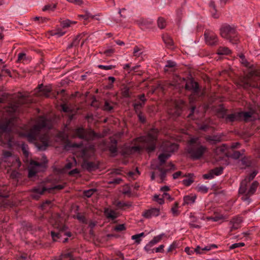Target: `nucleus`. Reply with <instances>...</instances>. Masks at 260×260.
<instances>
[{"instance_id": "15", "label": "nucleus", "mask_w": 260, "mask_h": 260, "mask_svg": "<svg viewBox=\"0 0 260 260\" xmlns=\"http://www.w3.org/2000/svg\"><path fill=\"white\" fill-rule=\"evenodd\" d=\"M30 166L28 169V176L29 178L34 177L38 171V168L42 166L41 163L31 161L30 162Z\"/></svg>"}, {"instance_id": "39", "label": "nucleus", "mask_w": 260, "mask_h": 260, "mask_svg": "<svg viewBox=\"0 0 260 260\" xmlns=\"http://www.w3.org/2000/svg\"><path fill=\"white\" fill-rule=\"evenodd\" d=\"M27 60L26 54L23 52L19 53L18 54L17 62H23L24 61Z\"/></svg>"}, {"instance_id": "20", "label": "nucleus", "mask_w": 260, "mask_h": 260, "mask_svg": "<svg viewBox=\"0 0 260 260\" xmlns=\"http://www.w3.org/2000/svg\"><path fill=\"white\" fill-rule=\"evenodd\" d=\"M175 107L173 109H170L168 110V113L173 117H178L180 115L182 111V107L181 105L175 104Z\"/></svg>"}, {"instance_id": "42", "label": "nucleus", "mask_w": 260, "mask_h": 260, "mask_svg": "<svg viewBox=\"0 0 260 260\" xmlns=\"http://www.w3.org/2000/svg\"><path fill=\"white\" fill-rule=\"evenodd\" d=\"M82 146V144H77V143H68L65 145V148L67 149H68L70 148H79Z\"/></svg>"}, {"instance_id": "7", "label": "nucleus", "mask_w": 260, "mask_h": 260, "mask_svg": "<svg viewBox=\"0 0 260 260\" xmlns=\"http://www.w3.org/2000/svg\"><path fill=\"white\" fill-rule=\"evenodd\" d=\"M160 149L162 152L159 155L158 159L162 164L171 156L172 153L178 149V145L175 143L166 141L162 143Z\"/></svg>"}, {"instance_id": "55", "label": "nucleus", "mask_w": 260, "mask_h": 260, "mask_svg": "<svg viewBox=\"0 0 260 260\" xmlns=\"http://www.w3.org/2000/svg\"><path fill=\"white\" fill-rule=\"evenodd\" d=\"M164 198L163 197L162 198H159V196L155 194L154 196V200L157 202L159 204L162 205L164 203Z\"/></svg>"}, {"instance_id": "4", "label": "nucleus", "mask_w": 260, "mask_h": 260, "mask_svg": "<svg viewBox=\"0 0 260 260\" xmlns=\"http://www.w3.org/2000/svg\"><path fill=\"white\" fill-rule=\"evenodd\" d=\"M17 110V106L11 105L3 111V118L0 120V131L7 133L11 131L14 121V113Z\"/></svg>"}, {"instance_id": "31", "label": "nucleus", "mask_w": 260, "mask_h": 260, "mask_svg": "<svg viewBox=\"0 0 260 260\" xmlns=\"http://www.w3.org/2000/svg\"><path fill=\"white\" fill-rule=\"evenodd\" d=\"M162 39L164 43L168 46H172L173 45V41L172 39L168 35H165L162 36Z\"/></svg>"}, {"instance_id": "14", "label": "nucleus", "mask_w": 260, "mask_h": 260, "mask_svg": "<svg viewBox=\"0 0 260 260\" xmlns=\"http://www.w3.org/2000/svg\"><path fill=\"white\" fill-rule=\"evenodd\" d=\"M46 190L44 186L39 185L35 187L31 190V197L34 199L38 200Z\"/></svg>"}, {"instance_id": "17", "label": "nucleus", "mask_w": 260, "mask_h": 260, "mask_svg": "<svg viewBox=\"0 0 260 260\" xmlns=\"http://www.w3.org/2000/svg\"><path fill=\"white\" fill-rule=\"evenodd\" d=\"M104 213L108 219L111 220H114L119 216V214L117 212L109 208H105Z\"/></svg>"}, {"instance_id": "26", "label": "nucleus", "mask_w": 260, "mask_h": 260, "mask_svg": "<svg viewBox=\"0 0 260 260\" xmlns=\"http://www.w3.org/2000/svg\"><path fill=\"white\" fill-rule=\"evenodd\" d=\"M196 199V196L193 195H188L185 196L183 198L184 202L183 205L193 204L195 202Z\"/></svg>"}, {"instance_id": "5", "label": "nucleus", "mask_w": 260, "mask_h": 260, "mask_svg": "<svg viewBox=\"0 0 260 260\" xmlns=\"http://www.w3.org/2000/svg\"><path fill=\"white\" fill-rule=\"evenodd\" d=\"M220 34L222 38L227 40L233 44H237L239 42L236 27L234 25L223 24L220 28Z\"/></svg>"}, {"instance_id": "25", "label": "nucleus", "mask_w": 260, "mask_h": 260, "mask_svg": "<svg viewBox=\"0 0 260 260\" xmlns=\"http://www.w3.org/2000/svg\"><path fill=\"white\" fill-rule=\"evenodd\" d=\"M250 181L246 177L243 179L240 184V186L239 189V193H245L247 190V186Z\"/></svg>"}, {"instance_id": "21", "label": "nucleus", "mask_w": 260, "mask_h": 260, "mask_svg": "<svg viewBox=\"0 0 260 260\" xmlns=\"http://www.w3.org/2000/svg\"><path fill=\"white\" fill-rule=\"evenodd\" d=\"M242 221V219L240 217H237L233 218L230 221L231 231L239 228Z\"/></svg>"}, {"instance_id": "6", "label": "nucleus", "mask_w": 260, "mask_h": 260, "mask_svg": "<svg viewBox=\"0 0 260 260\" xmlns=\"http://www.w3.org/2000/svg\"><path fill=\"white\" fill-rule=\"evenodd\" d=\"M158 131L152 128L150 129L145 136L139 138V141L143 142L148 152L153 151L156 147Z\"/></svg>"}, {"instance_id": "63", "label": "nucleus", "mask_w": 260, "mask_h": 260, "mask_svg": "<svg viewBox=\"0 0 260 260\" xmlns=\"http://www.w3.org/2000/svg\"><path fill=\"white\" fill-rule=\"evenodd\" d=\"M61 107L62 110L64 112H70L71 111V108L66 104H62Z\"/></svg>"}, {"instance_id": "2", "label": "nucleus", "mask_w": 260, "mask_h": 260, "mask_svg": "<svg viewBox=\"0 0 260 260\" xmlns=\"http://www.w3.org/2000/svg\"><path fill=\"white\" fill-rule=\"evenodd\" d=\"M49 222L54 230L51 231V236L53 241H57L63 233L64 235L71 237L72 234L69 232H66L67 226L64 224V219L58 214H54L52 215L49 220Z\"/></svg>"}, {"instance_id": "30", "label": "nucleus", "mask_w": 260, "mask_h": 260, "mask_svg": "<svg viewBox=\"0 0 260 260\" xmlns=\"http://www.w3.org/2000/svg\"><path fill=\"white\" fill-rule=\"evenodd\" d=\"M140 174L138 168H136L135 172L129 171L127 173V175L129 179L135 180L139 176Z\"/></svg>"}, {"instance_id": "24", "label": "nucleus", "mask_w": 260, "mask_h": 260, "mask_svg": "<svg viewBox=\"0 0 260 260\" xmlns=\"http://www.w3.org/2000/svg\"><path fill=\"white\" fill-rule=\"evenodd\" d=\"M52 36H56L57 37H60L63 36L66 31L63 30L62 28H57L55 29L51 30L48 32Z\"/></svg>"}, {"instance_id": "60", "label": "nucleus", "mask_w": 260, "mask_h": 260, "mask_svg": "<svg viewBox=\"0 0 260 260\" xmlns=\"http://www.w3.org/2000/svg\"><path fill=\"white\" fill-rule=\"evenodd\" d=\"M104 108L105 110L110 111L113 109V107L110 105V104L108 102L106 101L105 103Z\"/></svg>"}, {"instance_id": "29", "label": "nucleus", "mask_w": 260, "mask_h": 260, "mask_svg": "<svg viewBox=\"0 0 260 260\" xmlns=\"http://www.w3.org/2000/svg\"><path fill=\"white\" fill-rule=\"evenodd\" d=\"M258 182L257 181L253 182L251 185L250 188L246 192L252 196L255 192L257 187L258 186Z\"/></svg>"}, {"instance_id": "38", "label": "nucleus", "mask_w": 260, "mask_h": 260, "mask_svg": "<svg viewBox=\"0 0 260 260\" xmlns=\"http://www.w3.org/2000/svg\"><path fill=\"white\" fill-rule=\"evenodd\" d=\"M176 66V63L175 61L172 60H168L165 67V71L167 72L168 71L167 68H173Z\"/></svg>"}, {"instance_id": "49", "label": "nucleus", "mask_w": 260, "mask_h": 260, "mask_svg": "<svg viewBox=\"0 0 260 260\" xmlns=\"http://www.w3.org/2000/svg\"><path fill=\"white\" fill-rule=\"evenodd\" d=\"M72 21L67 19L61 22V26L63 28L69 27L72 24Z\"/></svg>"}, {"instance_id": "27", "label": "nucleus", "mask_w": 260, "mask_h": 260, "mask_svg": "<svg viewBox=\"0 0 260 260\" xmlns=\"http://www.w3.org/2000/svg\"><path fill=\"white\" fill-rule=\"evenodd\" d=\"M155 245L153 244L151 241L147 243L144 248L145 251L148 253L151 254L154 253L155 248H153Z\"/></svg>"}, {"instance_id": "37", "label": "nucleus", "mask_w": 260, "mask_h": 260, "mask_svg": "<svg viewBox=\"0 0 260 260\" xmlns=\"http://www.w3.org/2000/svg\"><path fill=\"white\" fill-rule=\"evenodd\" d=\"M231 52L230 50L227 47H220L218 50V53L221 55H227Z\"/></svg>"}, {"instance_id": "36", "label": "nucleus", "mask_w": 260, "mask_h": 260, "mask_svg": "<svg viewBox=\"0 0 260 260\" xmlns=\"http://www.w3.org/2000/svg\"><path fill=\"white\" fill-rule=\"evenodd\" d=\"M157 25L160 29L164 28L166 26L165 19L162 17H159L157 20Z\"/></svg>"}, {"instance_id": "47", "label": "nucleus", "mask_w": 260, "mask_h": 260, "mask_svg": "<svg viewBox=\"0 0 260 260\" xmlns=\"http://www.w3.org/2000/svg\"><path fill=\"white\" fill-rule=\"evenodd\" d=\"M112 143L114 145H111L109 147V150L112 153H116L117 152V147H116V144H117V141L116 140H112L111 141Z\"/></svg>"}, {"instance_id": "54", "label": "nucleus", "mask_w": 260, "mask_h": 260, "mask_svg": "<svg viewBox=\"0 0 260 260\" xmlns=\"http://www.w3.org/2000/svg\"><path fill=\"white\" fill-rule=\"evenodd\" d=\"M244 245H245V244L243 242L236 243L232 244L230 246V248L231 249H235V248H237L238 247H243Z\"/></svg>"}, {"instance_id": "3", "label": "nucleus", "mask_w": 260, "mask_h": 260, "mask_svg": "<svg viewBox=\"0 0 260 260\" xmlns=\"http://www.w3.org/2000/svg\"><path fill=\"white\" fill-rule=\"evenodd\" d=\"M207 150V147L202 144L198 137H191L187 141L186 151L193 160L201 158Z\"/></svg>"}, {"instance_id": "23", "label": "nucleus", "mask_w": 260, "mask_h": 260, "mask_svg": "<svg viewBox=\"0 0 260 260\" xmlns=\"http://www.w3.org/2000/svg\"><path fill=\"white\" fill-rule=\"evenodd\" d=\"M222 136L221 135H216L213 136H208L206 137V140L212 144H215L221 141Z\"/></svg>"}, {"instance_id": "13", "label": "nucleus", "mask_w": 260, "mask_h": 260, "mask_svg": "<svg viewBox=\"0 0 260 260\" xmlns=\"http://www.w3.org/2000/svg\"><path fill=\"white\" fill-rule=\"evenodd\" d=\"M160 209L152 208L144 211L142 213V216L145 218H151L153 217H157L160 215Z\"/></svg>"}, {"instance_id": "1", "label": "nucleus", "mask_w": 260, "mask_h": 260, "mask_svg": "<svg viewBox=\"0 0 260 260\" xmlns=\"http://www.w3.org/2000/svg\"><path fill=\"white\" fill-rule=\"evenodd\" d=\"M51 121L45 117L40 116L29 132L24 135L27 140L35 144L40 150H45L49 146L50 137L48 133H43L44 129H50Z\"/></svg>"}, {"instance_id": "8", "label": "nucleus", "mask_w": 260, "mask_h": 260, "mask_svg": "<svg viewBox=\"0 0 260 260\" xmlns=\"http://www.w3.org/2000/svg\"><path fill=\"white\" fill-rule=\"evenodd\" d=\"M260 78V70H254L250 71L242 81L243 88L247 89L250 87L259 88L257 81Z\"/></svg>"}, {"instance_id": "57", "label": "nucleus", "mask_w": 260, "mask_h": 260, "mask_svg": "<svg viewBox=\"0 0 260 260\" xmlns=\"http://www.w3.org/2000/svg\"><path fill=\"white\" fill-rule=\"evenodd\" d=\"M182 182L184 185L188 186H189L193 182V180L191 178H188L184 179Z\"/></svg>"}, {"instance_id": "61", "label": "nucleus", "mask_w": 260, "mask_h": 260, "mask_svg": "<svg viewBox=\"0 0 260 260\" xmlns=\"http://www.w3.org/2000/svg\"><path fill=\"white\" fill-rule=\"evenodd\" d=\"M32 19L35 21H37V22H38V21H40V20H41V22H45L47 20V18L46 17H38V16H36V17H34L32 18Z\"/></svg>"}, {"instance_id": "62", "label": "nucleus", "mask_w": 260, "mask_h": 260, "mask_svg": "<svg viewBox=\"0 0 260 260\" xmlns=\"http://www.w3.org/2000/svg\"><path fill=\"white\" fill-rule=\"evenodd\" d=\"M125 229V227L124 224H119V225L116 226L114 228L115 231H118V232L122 231L124 230Z\"/></svg>"}, {"instance_id": "19", "label": "nucleus", "mask_w": 260, "mask_h": 260, "mask_svg": "<svg viewBox=\"0 0 260 260\" xmlns=\"http://www.w3.org/2000/svg\"><path fill=\"white\" fill-rule=\"evenodd\" d=\"M185 88L187 90H192L194 93H197L199 90V85L197 82L190 80L186 83Z\"/></svg>"}, {"instance_id": "33", "label": "nucleus", "mask_w": 260, "mask_h": 260, "mask_svg": "<svg viewBox=\"0 0 260 260\" xmlns=\"http://www.w3.org/2000/svg\"><path fill=\"white\" fill-rule=\"evenodd\" d=\"M179 206V203L177 202H175L173 206L171 208V212L173 216H178L180 212H179L178 208Z\"/></svg>"}, {"instance_id": "52", "label": "nucleus", "mask_w": 260, "mask_h": 260, "mask_svg": "<svg viewBox=\"0 0 260 260\" xmlns=\"http://www.w3.org/2000/svg\"><path fill=\"white\" fill-rule=\"evenodd\" d=\"M21 148H22V150L23 153L24 154V155L25 156L27 157L28 156V148L27 145L23 143L21 145Z\"/></svg>"}, {"instance_id": "11", "label": "nucleus", "mask_w": 260, "mask_h": 260, "mask_svg": "<svg viewBox=\"0 0 260 260\" xmlns=\"http://www.w3.org/2000/svg\"><path fill=\"white\" fill-rule=\"evenodd\" d=\"M204 37L206 43L209 45H215L218 41V38L216 34L210 30H206L204 32Z\"/></svg>"}, {"instance_id": "64", "label": "nucleus", "mask_w": 260, "mask_h": 260, "mask_svg": "<svg viewBox=\"0 0 260 260\" xmlns=\"http://www.w3.org/2000/svg\"><path fill=\"white\" fill-rule=\"evenodd\" d=\"M164 245H160L158 247L155 248L154 252L163 253L164 251Z\"/></svg>"}, {"instance_id": "41", "label": "nucleus", "mask_w": 260, "mask_h": 260, "mask_svg": "<svg viewBox=\"0 0 260 260\" xmlns=\"http://www.w3.org/2000/svg\"><path fill=\"white\" fill-rule=\"evenodd\" d=\"M240 58V62L245 67H249V63L247 61L245 57V56L243 54H241L239 55Z\"/></svg>"}, {"instance_id": "51", "label": "nucleus", "mask_w": 260, "mask_h": 260, "mask_svg": "<svg viewBox=\"0 0 260 260\" xmlns=\"http://www.w3.org/2000/svg\"><path fill=\"white\" fill-rule=\"evenodd\" d=\"M98 67L99 69L105 70H112L113 69H114L115 68V66L113 65H109V66H104V65H98Z\"/></svg>"}, {"instance_id": "16", "label": "nucleus", "mask_w": 260, "mask_h": 260, "mask_svg": "<svg viewBox=\"0 0 260 260\" xmlns=\"http://www.w3.org/2000/svg\"><path fill=\"white\" fill-rule=\"evenodd\" d=\"M223 172L222 167L215 168L211 170L208 174L203 175V178L205 179H211L214 178L215 176L221 175Z\"/></svg>"}, {"instance_id": "12", "label": "nucleus", "mask_w": 260, "mask_h": 260, "mask_svg": "<svg viewBox=\"0 0 260 260\" xmlns=\"http://www.w3.org/2000/svg\"><path fill=\"white\" fill-rule=\"evenodd\" d=\"M138 98L139 101H135L133 105L135 112L141 111V109L144 106L145 102L147 101L144 94L138 95Z\"/></svg>"}, {"instance_id": "59", "label": "nucleus", "mask_w": 260, "mask_h": 260, "mask_svg": "<svg viewBox=\"0 0 260 260\" xmlns=\"http://www.w3.org/2000/svg\"><path fill=\"white\" fill-rule=\"evenodd\" d=\"M95 190L93 189H89L87 190H85L84 191V194L85 196L89 198L90 197L94 192H95Z\"/></svg>"}, {"instance_id": "46", "label": "nucleus", "mask_w": 260, "mask_h": 260, "mask_svg": "<svg viewBox=\"0 0 260 260\" xmlns=\"http://www.w3.org/2000/svg\"><path fill=\"white\" fill-rule=\"evenodd\" d=\"M239 113L241 114L240 115V120L242 118H244V120H247L248 118H249L251 116V113L249 112H240Z\"/></svg>"}, {"instance_id": "45", "label": "nucleus", "mask_w": 260, "mask_h": 260, "mask_svg": "<svg viewBox=\"0 0 260 260\" xmlns=\"http://www.w3.org/2000/svg\"><path fill=\"white\" fill-rule=\"evenodd\" d=\"M197 190L201 193H205L208 191L209 188L203 185H198L197 187Z\"/></svg>"}, {"instance_id": "32", "label": "nucleus", "mask_w": 260, "mask_h": 260, "mask_svg": "<svg viewBox=\"0 0 260 260\" xmlns=\"http://www.w3.org/2000/svg\"><path fill=\"white\" fill-rule=\"evenodd\" d=\"M209 6L211 8V12L212 13V17L215 18H218V17H219L218 15L216 13V10L215 9V5L214 2L211 1L209 3Z\"/></svg>"}, {"instance_id": "18", "label": "nucleus", "mask_w": 260, "mask_h": 260, "mask_svg": "<svg viewBox=\"0 0 260 260\" xmlns=\"http://www.w3.org/2000/svg\"><path fill=\"white\" fill-rule=\"evenodd\" d=\"M217 247V246L215 244H210L203 248L200 246H197L194 251L198 254H203L206 251H208L213 248H216Z\"/></svg>"}, {"instance_id": "34", "label": "nucleus", "mask_w": 260, "mask_h": 260, "mask_svg": "<svg viewBox=\"0 0 260 260\" xmlns=\"http://www.w3.org/2000/svg\"><path fill=\"white\" fill-rule=\"evenodd\" d=\"M165 236V234L162 233L159 235L154 237V238L150 241L153 244L156 245L157 243L159 242Z\"/></svg>"}, {"instance_id": "10", "label": "nucleus", "mask_w": 260, "mask_h": 260, "mask_svg": "<svg viewBox=\"0 0 260 260\" xmlns=\"http://www.w3.org/2000/svg\"><path fill=\"white\" fill-rule=\"evenodd\" d=\"M51 90L50 85L44 86L43 84H41L34 90L32 94L38 96H45L48 98L49 96V93L51 91Z\"/></svg>"}, {"instance_id": "58", "label": "nucleus", "mask_w": 260, "mask_h": 260, "mask_svg": "<svg viewBox=\"0 0 260 260\" xmlns=\"http://www.w3.org/2000/svg\"><path fill=\"white\" fill-rule=\"evenodd\" d=\"M116 206H117L119 208H123L124 207H130L131 205L129 203L121 202H118L116 204Z\"/></svg>"}, {"instance_id": "22", "label": "nucleus", "mask_w": 260, "mask_h": 260, "mask_svg": "<svg viewBox=\"0 0 260 260\" xmlns=\"http://www.w3.org/2000/svg\"><path fill=\"white\" fill-rule=\"evenodd\" d=\"M241 114L239 112H236L228 115L225 117V121L227 122H234L235 121L240 120V115Z\"/></svg>"}, {"instance_id": "44", "label": "nucleus", "mask_w": 260, "mask_h": 260, "mask_svg": "<svg viewBox=\"0 0 260 260\" xmlns=\"http://www.w3.org/2000/svg\"><path fill=\"white\" fill-rule=\"evenodd\" d=\"M226 218H227L225 217L223 215H216V216L213 217V218H211L210 219H211V220L217 222V221H219V220L223 221L224 219H225Z\"/></svg>"}, {"instance_id": "35", "label": "nucleus", "mask_w": 260, "mask_h": 260, "mask_svg": "<svg viewBox=\"0 0 260 260\" xmlns=\"http://www.w3.org/2000/svg\"><path fill=\"white\" fill-rule=\"evenodd\" d=\"M121 94L123 98L130 97L131 92L129 87L124 86L121 90Z\"/></svg>"}, {"instance_id": "50", "label": "nucleus", "mask_w": 260, "mask_h": 260, "mask_svg": "<svg viewBox=\"0 0 260 260\" xmlns=\"http://www.w3.org/2000/svg\"><path fill=\"white\" fill-rule=\"evenodd\" d=\"M159 170L160 172V174H159V177H160L161 181L162 182L165 179V178L166 177L167 170H164L161 168H159Z\"/></svg>"}, {"instance_id": "43", "label": "nucleus", "mask_w": 260, "mask_h": 260, "mask_svg": "<svg viewBox=\"0 0 260 260\" xmlns=\"http://www.w3.org/2000/svg\"><path fill=\"white\" fill-rule=\"evenodd\" d=\"M243 196L242 197L241 199L243 201L246 202L247 204H249L250 202V197L251 195H249L246 191L245 193H242Z\"/></svg>"}, {"instance_id": "28", "label": "nucleus", "mask_w": 260, "mask_h": 260, "mask_svg": "<svg viewBox=\"0 0 260 260\" xmlns=\"http://www.w3.org/2000/svg\"><path fill=\"white\" fill-rule=\"evenodd\" d=\"M82 35L81 34L77 36L73 40L72 43L69 44L68 46V48H71L73 46H77L79 45V42L82 39Z\"/></svg>"}, {"instance_id": "40", "label": "nucleus", "mask_w": 260, "mask_h": 260, "mask_svg": "<svg viewBox=\"0 0 260 260\" xmlns=\"http://www.w3.org/2000/svg\"><path fill=\"white\" fill-rule=\"evenodd\" d=\"M56 7V4H49L45 6L42 10L43 11H53Z\"/></svg>"}, {"instance_id": "53", "label": "nucleus", "mask_w": 260, "mask_h": 260, "mask_svg": "<svg viewBox=\"0 0 260 260\" xmlns=\"http://www.w3.org/2000/svg\"><path fill=\"white\" fill-rule=\"evenodd\" d=\"M227 149V146L225 144H223L222 146L217 147L216 149V153L221 152L223 153Z\"/></svg>"}, {"instance_id": "56", "label": "nucleus", "mask_w": 260, "mask_h": 260, "mask_svg": "<svg viewBox=\"0 0 260 260\" xmlns=\"http://www.w3.org/2000/svg\"><path fill=\"white\" fill-rule=\"evenodd\" d=\"M137 115L139 118V120L142 123H144L145 122L146 118L145 116L143 114V113L141 112V111H139L138 112H136Z\"/></svg>"}, {"instance_id": "9", "label": "nucleus", "mask_w": 260, "mask_h": 260, "mask_svg": "<svg viewBox=\"0 0 260 260\" xmlns=\"http://www.w3.org/2000/svg\"><path fill=\"white\" fill-rule=\"evenodd\" d=\"M98 137L97 134L92 131H86L82 127H79L74 130L73 137H78L86 141L93 140Z\"/></svg>"}, {"instance_id": "48", "label": "nucleus", "mask_w": 260, "mask_h": 260, "mask_svg": "<svg viewBox=\"0 0 260 260\" xmlns=\"http://www.w3.org/2000/svg\"><path fill=\"white\" fill-rule=\"evenodd\" d=\"M142 52L141 49L138 46H135L134 48L133 55L134 56L139 57L141 55Z\"/></svg>"}]
</instances>
